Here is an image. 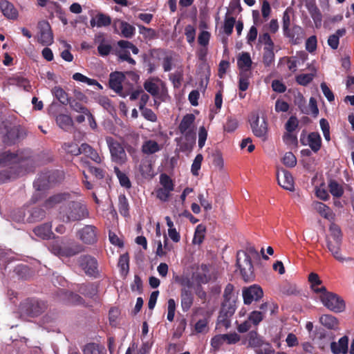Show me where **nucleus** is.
I'll use <instances>...</instances> for the list:
<instances>
[{
	"label": "nucleus",
	"mask_w": 354,
	"mask_h": 354,
	"mask_svg": "<svg viewBox=\"0 0 354 354\" xmlns=\"http://www.w3.org/2000/svg\"><path fill=\"white\" fill-rule=\"evenodd\" d=\"M320 299L324 306L335 313H341L345 310L344 299L337 294L326 290L320 295Z\"/></svg>",
	"instance_id": "obj_5"
},
{
	"label": "nucleus",
	"mask_w": 354,
	"mask_h": 354,
	"mask_svg": "<svg viewBox=\"0 0 354 354\" xmlns=\"http://www.w3.org/2000/svg\"><path fill=\"white\" fill-rule=\"evenodd\" d=\"M161 147L159 144L156 141L152 140H148L144 142L141 148L142 152L147 155L153 154L159 151Z\"/></svg>",
	"instance_id": "obj_35"
},
{
	"label": "nucleus",
	"mask_w": 354,
	"mask_h": 354,
	"mask_svg": "<svg viewBox=\"0 0 354 354\" xmlns=\"http://www.w3.org/2000/svg\"><path fill=\"white\" fill-rule=\"evenodd\" d=\"M277 178L278 184L283 189L293 191L294 180L292 174L288 171L281 169L277 171Z\"/></svg>",
	"instance_id": "obj_17"
},
{
	"label": "nucleus",
	"mask_w": 354,
	"mask_h": 354,
	"mask_svg": "<svg viewBox=\"0 0 354 354\" xmlns=\"http://www.w3.org/2000/svg\"><path fill=\"white\" fill-rule=\"evenodd\" d=\"M73 79L75 81L81 82L87 84L88 85H97L100 86L97 80L91 79L82 75L80 73H75L73 75Z\"/></svg>",
	"instance_id": "obj_55"
},
{
	"label": "nucleus",
	"mask_w": 354,
	"mask_h": 354,
	"mask_svg": "<svg viewBox=\"0 0 354 354\" xmlns=\"http://www.w3.org/2000/svg\"><path fill=\"white\" fill-rule=\"evenodd\" d=\"M160 183L161 187L165 189L173 191L174 189V183L169 176L166 174H161L160 176Z\"/></svg>",
	"instance_id": "obj_52"
},
{
	"label": "nucleus",
	"mask_w": 354,
	"mask_h": 354,
	"mask_svg": "<svg viewBox=\"0 0 354 354\" xmlns=\"http://www.w3.org/2000/svg\"><path fill=\"white\" fill-rule=\"evenodd\" d=\"M118 24L121 30V35L124 37L131 38L134 35L136 29L133 26L119 19L114 21L113 26L116 27Z\"/></svg>",
	"instance_id": "obj_30"
},
{
	"label": "nucleus",
	"mask_w": 354,
	"mask_h": 354,
	"mask_svg": "<svg viewBox=\"0 0 354 354\" xmlns=\"http://www.w3.org/2000/svg\"><path fill=\"white\" fill-rule=\"evenodd\" d=\"M88 165V171L97 179H103L105 177L106 171L103 169L90 165L88 162H85Z\"/></svg>",
	"instance_id": "obj_60"
},
{
	"label": "nucleus",
	"mask_w": 354,
	"mask_h": 354,
	"mask_svg": "<svg viewBox=\"0 0 354 354\" xmlns=\"http://www.w3.org/2000/svg\"><path fill=\"white\" fill-rule=\"evenodd\" d=\"M205 232L206 227L205 225L202 224L198 225L195 230L192 243L194 244L201 245L204 241Z\"/></svg>",
	"instance_id": "obj_47"
},
{
	"label": "nucleus",
	"mask_w": 354,
	"mask_h": 354,
	"mask_svg": "<svg viewBox=\"0 0 354 354\" xmlns=\"http://www.w3.org/2000/svg\"><path fill=\"white\" fill-rule=\"evenodd\" d=\"M313 206L314 209L324 218L329 221L334 220L335 214L332 209L326 204L322 202L315 201L313 203Z\"/></svg>",
	"instance_id": "obj_23"
},
{
	"label": "nucleus",
	"mask_w": 354,
	"mask_h": 354,
	"mask_svg": "<svg viewBox=\"0 0 354 354\" xmlns=\"http://www.w3.org/2000/svg\"><path fill=\"white\" fill-rule=\"evenodd\" d=\"M328 189L330 193L335 198H339L344 194L343 187L335 180H330Z\"/></svg>",
	"instance_id": "obj_45"
},
{
	"label": "nucleus",
	"mask_w": 354,
	"mask_h": 354,
	"mask_svg": "<svg viewBox=\"0 0 354 354\" xmlns=\"http://www.w3.org/2000/svg\"><path fill=\"white\" fill-rule=\"evenodd\" d=\"M308 145L311 150L317 153L322 147V138L318 132H311L307 137Z\"/></svg>",
	"instance_id": "obj_31"
},
{
	"label": "nucleus",
	"mask_w": 354,
	"mask_h": 354,
	"mask_svg": "<svg viewBox=\"0 0 354 354\" xmlns=\"http://www.w3.org/2000/svg\"><path fill=\"white\" fill-rule=\"evenodd\" d=\"M114 172L119 180L120 185L124 187L125 189H130L131 187V183L124 172L120 171V169L118 167H114Z\"/></svg>",
	"instance_id": "obj_43"
},
{
	"label": "nucleus",
	"mask_w": 354,
	"mask_h": 354,
	"mask_svg": "<svg viewBox=\"0 0 354 354\" xmlns=\"http://www.w3.org/2000/svg\"><path fill=\"white\" fill-rule=\"evenodd\" d=\"M106 142L109 147L112 160L118 164H124L127 160V154L122 145L113 138L108 136Z\"/></svg>",
	"instance_id": "obj_7"
},
{
	"label": "nucleus",
	"mask_w": 354,
	"mask_h": 354,
	"mask_svg": "<svg viewBox=\"0 0 354 354\" xmlns=\"http://www.w3.org/2000/svg\"><path fill=\"white\" fill-rule=\"evenodd\" d=\"M72 196L69 192L59 193L50 196L44 202V207L46 208H52L56 205L60 204L65 201H69Z\"/></svg>",
	"instance_id": "obj_20"
},
{
	"label": "nucleus",
	"mask_w": 354,
	"mask_h": 354,
	"mask_svg": "<svg viewBox=\"0 0 354 354\" xmlns=\"http://www.w3.org/2000/svg\"><path fill=\"white\" fill-rule=\"evenodd\" d=\"M0 10L9 19H16L18 17V12L14 5L7 0L0 1Z\"/></svg>",
	"instance_id": "obj_21"
},
{
	"label": "nucleus",
	"mask_w": 354,
	"mask_h": 354,
	"mask_svg": "<svg viewBox=\"0 0 354 354\" xmlns=\"http://www.w3.org/2000/svg\"><path fill=\"white\" fill-rule=\"evenodd\" d=\"M195 120V116L192 113H187L183 116L179 126L178 129L182 134L188 136L187 130L192 127Z\"/></svg>",
	"instance_id": "obj_33"
},
{
	"label": "nucleus",
	"mask_w": 354,
	"mask_h": 354,
	"mask_svg": "<svg viewBox=\"0 0 354 354\" xmlns=\"http://www.w3.org/2000/svg\"><path fill=\"white\" fill-rule=\"evenodd\" d=\"M118 210L124 217H129V204L124 194H120L118 196Z\"/></svg>",
	"instance_id": "obj_40"
},
{
	"label": "nucleus",
	"mask_w": 354,
	"mask_h": 354,
	"mask_svg": "<svg viewBox=\"0 0 354 354\" xmlns=\"http://www.w3.org/2000/svg\"><path fill=\"white\" fill-rule=\"evenodd\" d=\"M172 191L159 187L156 190V198L162 202L169 201Z\"/></svg>",
	"instance_id": "obj_63"
},
{
	"label": "nucleus",
	"mask_w": 354,
	"mask_h": 354,
	"mask_svg": "<svg viewBox=\"0 0 354 354\" xmlns=\"http://www.w3.org/2000/svg\"><path fill=\"white\" fill-rule=\"evenodd\" d=\"M250 126L254 135L265 140L268 132V123L265 118L259 124V116L258 113H252L250 118Z\"/></svg>",
	"instance_id": "obj_13"
},
{
	"label": "nucleus",
	"mask_w": 354,
	"mask_h": 354,
	"mask_svg": "<svg viewBox=\"0 0 354 354\" xmlns=\"http://www.w3.org/2000/svg\"><path fill=\"white\" fill-rule=\"evenodd\" d=\"M97 26H108L111 24V19L109 16L103 13H98L96 16Z\"/></svg>",
	"instance_id": "obj_64"
},
{
	"label": "nucleus",
	"mask_w": 354,
	"mask_h": 354,
	"mask_svg": "<svg viewBox=\"0 0 354 354\" xmlns=\"http://www.w3.org/2000/svg\"><path fill=\"white\" fill-rule=\"evenodd\" d=\"M56 122L60 128L65 131L68 130L73 124L71 117L66 114H59L57 115Z\"/></svg>",
	"instance_id": "obj_41"
},
{
	"label": "nucleus",
	"mask_w": 354,
	"mask_h": 354,
	"mask_svg": "<svg viewBox=\"0 0 354 354\" xmlns=\"http://www.w3.org/2000/svg\"><path fill=\"white\" fill-rule=\"evenodd\" d=\"M118 267L120 269L121 274L126 277L129 271V257L127 254H122L120 257Z\"/></svg>",
	"instance_id": "obj_48"
},
{
	"label": "nucleus",
	"mask_w": 354,
	"mask_h": 354,
	"mask_svg": "<svg viewBox=\"0 0 354 354\" xmlns=\"http://www.w3.org/2000/svg\"><path fill=\"white\" fill-rule=\"evenodd\" d=\"M81 154H84L96 163H100L102 160L97 151L87 143L81 145Z\"/></svg>",
	"instance_id": "obj_28"
},
{
	"label": "nucleus",
	"mask_w": 354,
	"mask_h": 354,
	"mask_svg": "<svg viewBox=\"0 0 354 354\" xmlns=\"http://www.w3.org/2000/svg\"><path fill=\"white\" fill-rule=\"evenodd\" d=\"M125 79V74L122 72H112L109 75V85L110 88L119 95L124 97L126 94L123 93L122 82Z\"/></svg>",
	"instance_id": "obj_15"
},
{
	"label": "nucleus",
	"mask_w": 354,
	"mask_h": 354,
	"mask_svg": "<svg viewBox=\"0 0 354 354\" xmlns=\"http://www.w3.org/2000/svg\"><path fill=\"white\" fill-rule=\"evenodd\" d=\"M78 238L86 245H93L97 241V229L92 225H86L78 230Z\"/></svg>",
	"instance_id": "obj_12"
},
{
	"label": "nucleus",
	"mask_w": 354,
	"mask_h": 354,
	"mask_svg": "<svg viewBox=\"0 0 354 354\" xmlns=\"http://www.w3.org/2000/svg\"><path fill=\"white\" fill-rule=\"evenodd\" d=\"M326 241L333 239L335 241V244L337 243V240L342 241V233L339 226L332 223L329 226V234L326 236Z\"/></svg>",
	"instance_id": "obj_37"
},
{
	"label": "nucleus",
	"mask_w": 354,
	"mask_h": 354,
	"mask_svg": "<svg viewBox=\"0 0 354 354\" xmlns=\"http://www.w3.org/2000/svg\"><path fill=\"white\" fill-rule=\"evenodd\" d=\"M233 291L234 286L231 283H228L224 290L223 292V301L221 305H225V306H233L236 307V301L233 299Z\"/></svg>",
	"instance_id": "obj_36"
},
{
	"label": "nucleus",
	"mask_w": 354,
	"mask_h": 354,
	"mask_svg": "<svg viewBox=\"0 0 354 354\" xmlns=\"http://www.w3.org/2000/svg\"><path fill=\"white\" fill-rule=\"evenodd\" d=\"M308 281L310 283L312 290L315 292L321 293L322 295L326 290V287L322 286V281L317 274L311 272L308 276Z\"/></svg>",
	"instance_id": "obj_29"
},
{
	"label": "nucleus",
	"mask_w": 354,
	"mask_h": 354,
	"mask_svg": "<svg viewBox=\"0 0 354 354\" xmlns=\"http://www.w3.org/2000/svg\"><path fill=\"white\" fill-rule=\"evenodd\" d=\"M337 244H335V241L332 240H327L326 244L327 248L328 250L331 252L333 257L340 261L344 262L345 259L342 257L341 252H340V247L342 245V241H337Z\"/></svg>",
	"instance_id": "obj_26"
},
{
	"label": "nucleus",
	"mask_w": 354,
	"mask_h": 354,
	"mask_svg": "<svg viewBox=\"0 0 354 354\" xmlns=\"http://www.w3.org/2000/svg\"><path fill=\"white\" fill-rule=\"evenodd\" d=\"M274 61V48H263V63L266 67H269Z\"/></svg>",
	"instance_id": "obj_51"
},
{
	"label": "nucleus",
	"mask_w": 354,
	"mask_h": 354,
	"mask_svg": "<svg viewBox=\"0 0 354 354\" xmlns=\"http://www.w3.org/2000/svg\"><path fill=\"white\" fill-rule=\"evenodd\" d=\"M163 54L164 53L162 50L153 48L150 50L148 54L145 53L142 55V62L144 66L147 68L148 73H152L158 66V64L156 63L153 59L158 62Z\"/></svg>",
	"instance_id": "obj_11"
},
{
	"label": "nucleus",
	"mask_w": 354,
	"mask_h": 354,
	"mask_svg": "<svg viewBox=\"0 0 354 354\" xmlns=\"http://www.w3.org/2000/svg\"><path fill=\"white\" fill-rule=\"evenodd\" d=\"M88 217L86 205L80 201H69L59 209L58 218L64 223L80 221Z\"/></svg>",
	"instance_id": "obj_2"
},
{
	"label": "nucleus",
	"mask_w": 354,
	"mask_h": 354,
	"mask_svg": "<svg viewBox=\"0 0 354 354\" xmlns=\"http://www.w3.org/2000/svg\"><path fill=\"white\" fill-rule=\"evenodd\" d=\"M180 302L183 312H187L194 303V295L189 289L182 288L180 290Z\"/></svg>",
	"instance_id": "obj_22"
},
{
	"label": "nucleus",
	"mask_w": 354,
	"mask_h": 354,
	"mask_svg": "<svg viewBox=\"0 0 354 354\" xmlns=\"http://www.w3.org/2000/svg\"><path fill=\"white\" fill-rule=\"evenodd\" d=\"M37 41L43 46H50L53 43V33L48 21L43 20L38 23Z\"/></svg>",
	"instance_id": "obj_10"
},
{
	"label": "nucleus",
	"mask_w": 354,
	"mask_h": 354,
	"mask_svg": "<svg viewBox=\"0 0 354 354\" xmlns=\"http://www.w3.org/2000/svg\"><path fill=\"white\" fill-rule=\"evenodd\" d=\"M33 232L37 236L42 239H48L53 235L50 223H43L35 227L33 230Z\"/></svg>",
	"instance_id": "obj_25"
},
{
	"label": "nucleus",
	"mask_w": 354,
	"mask_h": 354,
	"mask_svg": "<svg viewBox=\"0 0 354 354\" xmlns=\"http://www.w3.org/2000/svg\"><path fill=\"white\" fill-rule=\"evenodd\" d=\"M138 170L144 178H151L153 176L151 161L148 158L141 160Z\"/></svg>",
	"instance_id": "obj_27"
},
{
	"label": "nucleus",
	"mask_w": 354,
	"mask_h": 354,
	"mask_svg": "<svg viewBox=\"0 0 354 354\" xmlns=\"http://www.w3.org/2000/svg\"><path fill=\"white\" fill-rule=\"evenodd\" d=\"M236 266L238 267L242 279L246 281L254 280L255 274L252 259L245 253L238 252L236 254Z\"/></svg>",
	"instance_id": "obj_3"
},
{
	"label": "nucleus",
	"mask_w": 354,
	"mask_h": 354,
	"mask_svg": "<svg viewBox=\"0 0 354 354\" xmlns=\"http://www.w3.org/2000/svg\"><path fill=\"white\" fill-rule=\"evenodd\" d=\"M6 133L3 137V142L7 145H12L20 140L24 139L26 136V130L25 128L18 126H7L4 125Z\"/></svg>",
	"instance_id": "obj_6"
},
{
	"label": "nucleus",
	"mask_w": 354,
	"mask_h": 354,
	"mask_svg": "<svg viewBox=\"0 0 354 354\" xmlns=\"http://www.w3.org/2000/svg\"><path fill=\"white\" fill-rule=\"evenodd\" d=\"M23 313L31 317H38L48 308L46 301L35 298H28L24 300L20 305Z\"/></svg>",
	"instance_id": "obj_4"
},
{
	"label": "nucleus",
	"mask_w": 354,
	"mask_h": 354,
	"mask_svg": "<svg viewBox=\"0 0 354 354\" xmlns=\"http://www.w3.org/2000/svg\"><path fill=\"white\" fill-rule=\"evenodd\" d=\"M68 104H69L71 109L75 112L80 113L84 115L86 113H88L89 110L88 109V108L84 106L82 103H80V101L70 99Z\"/></svg>",
	"instance_id": "obj_54"
},
{
	"label": "nucleus",
	"mask_w": 354,
	"mask_h": 354,
	"mask_svg": "<svg viewBox=\"0 0 354 354\" xmlns=\"http://www.w3.org/2000/svg\"><path fill=\"white\" fill-rule=\"evenodd\" d=\"M348 338L347 336H343L341 337L338 343L335 342H331L330 344V349L333 353L334 354H346L348 352Z\"/></svg>",
	"instance_id": "obj_24"
},
{
	"label": "nucleus",
	"mask_w": 354,
	"mask_h": 354,
	"mask_svg": "<svg viewBox=\"0 0 354 354\" xmlns=\"http://www.w3.org/2000/svg\"><path fill=\"white\" fill-rule=\"evenodd\" d=\"M321 324L328 329H335L338 327V320L331 315H323L320 317Z\"/></svg>",
	"instance_id": "obj_42"
},
{
	"label": "nucleus",
	"mask_w": 354,
	"mask_h": 354,
	"mask_svg": "<svg viewBox=\"0 0 354 354\" xmlns=\"http://www.w3.org/2000/svg\"><path fill=\"white\" fill-rule=\"evenodd\" d=\"M59 171L48 172L41 174L37 179L34 182V187L37 190L44 189L49 186L52 183H54L53 178L59 176Z\"/></svg>",
	"instance_id": "obj_19"
},
{
	"label": "nucleus",
	"mask_w": 354,
	"mask_h": 354,
	"mask_svg": "<svg viewBox=\"0 0 354 354\" xmlns=\"http://www.w3.org/2000/svg\"><path fill=\"white\" fill-rule=\"evenodd\" d=\"M252 61L249 53H242L237 59L239 68H251Z\"/></svg>",
	"instance_id": "obj_46"
},
{
	"label": "nucleus",
	"mask_w": 354,
	"mask_h": 354,
	"mask_svg": "<svg viewBox=\"0 0 354 354\" xmlns=\"http://www.w3.org/2000/svg\"><path fill=\"white\" fill-rule=\"evenodd\" d=\"M310 15L315 24V26L318 28L321 26L322 16L319 9L316 6H313L308 9Z\"/></svg>",
	"instance_id": "obj_53"
},
{
	"label": "nucleus",
	"mask_w": 354,
	"mask_h": 354,
	"mask_svg": "<svg viewBox=\"0 0 354 354\" xmlns=\"http://www.w3.org/2000/svg\"><path fill=\"white\" fill-rule=\"evenodd\" d=\"M62 243L55 241L50 246L51 252L57 256L70 257L75 256L82 250L81 245L66 246L62 245Z\"/></svg>",
	"instance_id": "obj_9"
},
{
	"label": "nucleus",
	"mask_w": 354,
	"mask_h": 354,
	"mask_svg": "<svg viewBox=\"0 0 354 354\" xmlns=\"http://www.w3.org/2000/svg\"><path fill=\"white\" fill-rule=\"evenodd\" d=\"M113 47L111 46V40H108L106 43L97 46V53L102 57L108 56L112 51Z\"/></svg>",
	"instance_id": "obj_57"
},
{
	"label": "nucleus",
	"mask_w": 354,
	"mask_h": 354,
	"mask_svg": "<svg viewBox=\"0 0 354 354\" xmlns=\"http://www.w3.org/2000/svg\"><path fill=\"white\" fill-rule=\"evenodd\" d=\"M259 43L264 44V48H274V42L268 32L261 33L259 36Z\"/></svg>",
	"instance_id": "obj_56"
},
{
	"label": "nucleus",
	"mask_w": 354,
	"mask_h": 354,
	"mask_svg": "<svg viewBox=\"0 0 354 354\" xmlns=\"http://www.w3.org/2000/svg\"><path fill=\"white\" fill-rule=\"evenodd\" d=\"M236 24V19L234 17L228 16L227 14L225 17L224 24H223V32L227 36L232 35L233 32L234 26Z\"/></svg>",
	"instance_id": "obj_49"
},
{
	"label": "nucleus",
	"mask_w": 354,
	"mask_h": 354,
	"mask_svg": "<svg viewBox=\"0 0 354 354\" xmlns=\"http://www.w3.org/2000/svg\"><path fill=\"white\" fill-rule=\"evenodd\" d=\"M28 214L26 221L28 223L40 221L46 216V212L41 207H33L28 211Z\"/></svg>",
	"instance_id": "obj_32"
},
{
	"label": "nucleus",
	"mask_w": 354,
	"mask_h": 354,
	"mask_svg": "<svg viewBox=\"0 0 354 354\" xmlns=\"http://www.w3.org/2000/svg\"><path fill=\"white\" fill-rule=\"evenodd\" d=\"M314 75L312 73L300 74L296 77V82L301 86H307L313 80Z\"/></svg>",
	"instance_id": "obj_62"
},
{
	"label": "nucleus",
	"mask_w": 354,
	"mask_h": 354,
	"mask_svg": "<svg viewBox=\"0 0 354 354\" xmlns=\"http://www.w3.org/2000/svg\"><path fill=\"white\" fill-rule=\"evenodd\" d=\"M203 160V156L201 153L197 154L196 156L195 157L191 167V171L194 176L198 175V171L201 167V163Z\"/></svg>",
	"instance_id": "obj_59"
},
{
	"label": "nucleus",
	"mask_w": 354,
	"mask_h": 354,
	"mask_svg": "<svg viewBox=\"0 0 354 354\" xmlns=\"http://www.w3.org/2000/svg\"><path fill=\"white\" fill-rule=\"evenodd\" d=\"M193 282L195 283L196 286L206 284L210 281V276L206 273H203L199 271L194 272L192 274Z\"/></svg>",
	"instance_id": "obj_44"
},
{
	"label": "nucleus",
	"mask_w": 354,
	"mask_h": 354,
	"mask_svg": "<svg viewBox=\"0 0 354 354\" xmlns=\"http://www.w3.org/2000/svg\"><path fill=\"white\" fill-rule=\"evenodd\" d=\"M235 310L236 307H233V306L221 305L217 318L216 328L218 329L221 327H224L225 329L229 328L231 326L230 317L234 314Z\"/></svg>",
	"instance_id": "obj_14"
},
{
	"label": "nucleus",
	"mask_w": 354,
	"mask_h": 354,
	"mask_svg": "<svg viewBox=\"0 0 354 354\" xmlns=\"http://www.w3.org/2000/svg\"><path fill=\"white\" fill-rule=\"evenodd\" d=\"M283 163L288 167H294L297 165V158L293 153L286 152L282 159Z\"/></svg>",
	"instance_id": "obj_61"
},
{
	"label": "nucleus",
	"mask_w": 354,
	"mask_h": 354,
	"mask_svg": "<svg viewBox=\"0 0 354 354\" xmlns=\"http://www.w3.org/2000/svg\"><path fill=\"white\" fill-rule=\"evenodd\" d=\"M78 266L87 276L96 277L98 274L97 259L89 254H83L77 259Z\"/></svg>",
	"instance_id": "obj_8"
},
{
	"label": "nucleus",
	"mask_w": 354,
	"mask_h": 354,
	"mask_svg": "<svg viewBox=\"0 0 354 354\" xmlns=\"http://www.w3.org/2000/svg\"><path fill=\"white\" fill-rule=\"evenodd\" d=\"M104 347L96 343L86 344L84 348V354H102Z\"/></svg>",
	"instance_id": "obj_50"
},
{
	"label": "nucleus",
	"mask_w": 354,
	"mask_h": 354,
	"mask_svg": "<svg viewBox=\"0 0 354 354\" xmlns=\"http://www.w3.org/2000/svg\"><path fill=\"white\" fill-rule=\"evenodd\" d=\"M78 292L85 297L93 298L97 294V289L93 283H82L79 286Z\"/></svg>",
	"instance_id": "obj_38"
},
{
	"label": "nucleus",
	"mask_w": 354,
	"mask_h": 354,
	"mask_svg": "<svg viewBox=\"0 0 354 354\" xmlns=\"http://www.w3.org/2000/svg\"><path fill=\"white\" fill-rule=\"evenodd\" d=\"M32 163L30 157L24 156L21 151L11 153L6 151L0 156V165L8 167L0 172V183L23 176L28 170V165Z\"/></svg>",
	"instance_id": "obj_1"
},
{
	"label": "nucleus",
	"mask_w": 354,
	"mask_h": 354,
	"mask_svg": "<svg viewBox=\"0 0 354 354\" xmlns=\"http://www.w3.org/2000/svg\"><path fill=\"white\" fill-rule=\"evenodd\" d=\"M283 36L288 38L292 44L297 45L301 43L305 36V32L299 25H293L286 30L283 31Z\"/></svg>",
	"instance_id": "obj_16"
},
{
	"label": "nucleus",
	"mask_w": 354,
	"mask_h": 354,
	"mask_svg": "<svg viewBox=\"0 0 354 354\" xmlns=\"http://www.w3.org/2000/svg\"><path fill=\"white\" fill-rule=\"evenodd\" d=\"M263 295L262 288L257 286L253 285L243 291V297L245 304H250L253 300H259Z\"/></svg>",
	"instance_id": "obj_18"
},
{
	"label": "nucleus",
	"mask_w": 354,
	"mask_h": 354,
	"mask_svg": "<svg viewBox=\"0 0 354 354\" xmlns=\"http://www.w3.org/2000/svg\"><path fill=\"white\" fill-rule=\"evenodd\" d=\"M237 127H238V122H237L236 119H235L231 116H228L227 118L226 122L223 125L224 131L226 132H228V133H231V132H233L234 131H235Z\"/></svg>",
	"instance_id": "obj_58"
},
{
	"label": "nucleus",
	"mask_w": 354,
	"mask_h": 354,
	"mask_svg": "<svg viewBox=\"0 0 354 354\" xmlns=\"http://www.w3.org/2000/svg\"><path fill=\"white\" fill-rule=\"evenodd\" d=\"M246 339L248 342L249 346L254 348L261 347V345L265 342L263 338L258 334L256 330L250 331L246 336Z\"/></svg>",
	"instance_id": "obj_34"
},
{
	"label": "nucleus",
	"mask_w": 354,
	"mask_h": 354,
	"mask_svg": "<svg viewBox=\"0 0 354 354\" xmlns=\"http://www.w3.org/2000/svg\"><path fill=\"white\" fill-rule=\"evenodd\" d=\"M52 94L53 96L57 98L59 102L64 104L66 105L69 102L70 98L68 97V93L60 86H55L51 90Z\"/></svg>",
	"instance_id": "obj_39"
}]
</instances>
